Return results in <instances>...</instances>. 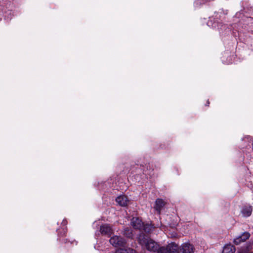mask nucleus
Listing matches in <instances>:
<instances>
[{
  "mask_svg": "<svg viewBox=\"0 0 253 253\" xmlns=\"http://www.w3.org/2000/svg\"><path fill=\"white\" fill-rule=\"evenodd\" d=\"M138 242L143 248H145L150 252L159 253L161 247L148 235L144 233L140 234L138 237Z\"/></svg>",
  "mask_w": 253,
  "mask_h": 253,
  "instance_id": "obj_1",
  "label": "nucleus"
},
{
  "mask_svg": "<svg viewBox=\"0 0 253 253\" xmlns=\"http://www.w3.org/2000/svg\"><path fill=\"white\" fill-rule=\"evenodd\" d=\"M159 253H178V247L174 243H171L167 247H161Z\"/></svg>",
  "mask_w": 253,
  "mask_h": 253,
  "instance_id": "obj_2",
  "label": "nucleus"
},
{
  "mask_svg": "<svg viewBox=\"0 0 253 253\" xmlns=\"http://www.w3.org/2000/svg\"><path fill=\"white\" fill-rule=\"evenodd\" d=\"M109 242L110 244L116 248L124 247L126 246V242L125 239L118 236L112 237Z\"/></svg>",
  "mask_w": 253,
  "mask_h": 253,
  "instance_id": "obj_3",
  "label": "nucleus"
},
{
  "mask_svg": "<svg viewBox=\"0 0 253 253\" xmlns=\"http://www.w3.org/2000/svg\"><path fill=\"white\" fill-rule=\"evenodd\" d=\"M100 232L102 235L110 237L113 233L112 227L107 224H104L100 226Z\"/></svg>",
  "mask_w": 253,
  "mask_h": 253,
  "instance_id": "obj_4",
  "label": "nucleus"
},
{
  "mask_svg": "<svg viewBox=\"0 0 253 253\" xmlns=\"http://www.w3.org/2000/svg\"><path fill=\"white\" fill-rule=\"evenodd\" d=\"M195 249L189 243H185L181 245L180 251L182 253H193Z\"/></svg>",
  "mask_w": 253,
  "mask_h": 253,
  "instance_id": "obj_5",
  "label": "nucleus"
},
{
  "mask_svg": "<svg viewBox=\"0 0 253 253\" xmlns=\"http://www.w3.org/2000/svg\"><path fill=\"white\" fill-rule=\"evenodd\" d=\"M252 211L253 207L251 205H245L241 210V213L244 217H249L252 214Z\"/></svg>",
  "mask_w": 253,
  "mask_h": 253,
  "instance_id": "obj_6",
  "label": "nucleus"
},
{
  "mask_svg": "<svg viewBox=\"0 0 253 253\" xmlns=\"http://www.w3.org/2000/svg\"><path fill=\"white\" fill-rule=\"evenodd\" d=\"M250 234L248 232H245L243 233L241 235L239 236L234 239V243L235 244L238 245L242 242L246 241V240L250 238Z\"/></svg>",
  "mask_w": 253,
  "mask_h": 253,
  "instance_id": "obj_7",
  "label": "nucleus"
},
{
  "mask_svg": "<svg viewBox=\"0 0 253 253\" xmlns=\"http://www.w3.org/2000/svg\"><path fill=\"white\" fill-rule=\"evenodd\" d=\"M131 226L136 229H141L143 225L142 220L138 217H133L131 220Z\"/></svg>",
  "mask_w": 253,
  "mask_h": 253,
  "instance_id": "obj_8",
  "label": "nucleus"
},
{
  "mask_svg": "<svg viewBox=\"0 0 253 253\" xmlns=\"http://www.w3.org/2000/svg\"><path fill=\"white\" fill-rule=\"evenodd\" d=\"M165 206V202L161 199H157L155 202V210L160 214L162 208Z\"/></svg>",
  "mask_w": 253,
  "mask_h": 253,
  "instance_id": "obj_9",
  "label": "nucleus"
},
{
  "mask_svg": "<svg viewBox=\"0 0 253 253\" xmlns=\"http://www.w3.org/2000/svg\"><path fill=\"white\" fill-rule=\"evenodd\" d=\"M116 201L121 206H126L128 201L127 197L125 196H118L116 198Z\"/></svg>",
  "mask_w": 253,
  "mask_h": 253,
  "instance_id": "obj_10",
  "label": "nucleus"
},
{
  "mask_svg": "<svg viewBox=\"0 0 253 253\" xmlns=\"http://www.w3.org/2000/svg\"><path fill=\"white\" fill-rule=\"evenodd\" d=\"M66 232H67L66 227L58 230V234L59 235V240L60 241H61L62 243H66L67 242V239H61V237H63V236H65V235L66 234Z\"/></svg>",
  "mask_w": 253,
  "mask_h": 253,
  "instance_id": "obj_11",
  "label": "nucleus"
},
{
  "mask_svg": "<svg viewBox=\"0 0 253 253\" xmlns=\"http://www.w3.org/2000/svg\"><path fill=\"white\" fill-rule=\"evenodd\" d=\"M114 253H137L136 251L130 248L126 249L120 248L116 250Z\"/></svg>",
  "mask_w": 253,
  "mask_h": 253,
  "instance_id": "obj_12",
  "label": "nucleus"
},
{
  "mask_svg": "<svg viewBox=\"0 0 253 253\" xmlns=\"http://www.w3.org/2000/svg\"><path fill=\"white\" fill-rule=\"evenodd\" d=\"M235 252V248L231 245H227L224 246L222 253H234Z\"/></svg>",
  "mask_w": 253,
  "mask_h": 253,
  "instance_id": "obj_13",
  "label": "nucleus"
},
{
  "mask_svg": "<svg viewBox=\"0 0 253 253\" xmlns=\"http://www.w3.org/2000/svg\"><path fill=\"white\" fill-rule=\"evenodd\" d=\"M142 169L143 170V173L145 174H150L152 170V168L149 164L146 165V168H145L143 166H142Z\"/></svg>",
  "mask_w": 253,
  "mask_h": 253,
  "instance_id": "obj_14",
  "label": "nucleus"
},
{
  "mask_svg": "<svg viewBox=\"0 0 253 253\" xmlns=\"http://www.w3.org/2000/svg\"><path fill=\"white\" fill-rule=\"evenodd\" d=\"M124 235L126 237L131 238L133 236L132 230L128 228H126L124 231Z\"/></svg>",
  "mask_w": 253,
  "mask_h": 253,
  "instance_id": "obj_15",
  "label": "nucleus"
},
{
  "mask_svg": "<svg viewBox=\"0 0 253 253\" xmlns=\"http://www.w3.org/2000/svg\"><path fill=\"white\" fill-rule=\"evenodd\" d=\"M143 230L146 233H150L153 229V227L150 224L143 225Z\"/></svg>",
  "mask_w": 253,
  "mask_h": 253,
  "instance_id": "obj_16",
  "label": "nucleus"
},
{
  "mask_svg": "<svg viewBox=\"0 0 253 253\" xmlns=\"http://www.w3.org/2000/svg\"><path fill=\"white\" fill-rule=\"evenodd\" d=\"M67 224V221L66 219H64L62 221V224H63L64 226H65Z\"/></svg>",
  "mask_w": 253,
  "mask_h": 253,
  "instance_id": "obj_17",
  "label": "nucleus"
},
{
  "mask_svg": "<svg viewBox=\"0 0 253 253\" xmlns=\"http://www.w3.org/2000/svg\"><path fill=\"white\" fill-rule=\"evenodd\" d=\"M209 104H210V102H209V100H208V101H207V104H206V105H207V106H209Z\"/></svg>",
  "mask_w": 253,
  "mask_h": 253,
  "instance_id": "obj_18",
  "label": "nucleus"
},
{
  "mask_svg": "<svg viewBox=\"0 0 253 253\" xmlns=\"http://www.w3.org/2000/svg\"><path fill=\"white\" fill-rule=\"evenodd\" d=\"M253 253V252H251V253Z\"/></svg>",
  "mask_w": 253,
  "mask_h": 253,
  "instance_id": "obj_19",
  "label": "nucleus"
}]
</instances>
